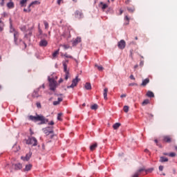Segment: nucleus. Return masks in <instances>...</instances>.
<instances>
[{
	"mask_svg": "<svg viewBox=\"0 0 177 177\" xmlns=\"http://www.w3.org/2000/svg\"><path fill=\"white\" fill-rule=\"evenodd\" d=\"M19 32H15L14 33V42L15 45H19V42H21V39H19Z\"/></svg>",
	"mask_w": 177,
	"mask_h": 177,
	"instance_id": "obj_5",
	"label": "nucleus"
},
{
	"mask_svg": "<svg viewBox=\"0 0 177 177\" xmlns=\"http://www.w3.org/2000/svg\"><path fill=\"white\" fill-rule=\"evenodd\" d=\"M44 133H45L46 135H49L50 133H53V130L49 131L48 129H46L44 130Z\"/></svg>",
	"mask_w": 177,
	"mask_h": 177,
	"instance_id": "obj_31",
	"label": "nucleus"
},
{
	"mask_svg": "<svg viewBox=\"0 0 177 177\" xmlns=\"http://www.w3.org/2000/svg\"><path fill=\"white\" fill-rule=\"evenodd\" d=\"M120 97L122 99V97H127V94H122L120 95Z\"/></svg>",
	"mask_w": 177,
	"mask_h": 177,
	"instance_id": "obj_50",
	"label": "nucleus"
},
{
	"mask_svg": "<svg viewBox=\"0 0 177 177\" xmlns=\"http://www.w3.org/2000/svg\"><path fill=\"white\" fill-rule=\"evenodd\" d=\"M123 110H124V113H128V111H129V106H124L123 108Z\"/></svg>",
	"mask_w": 177,
	"mask_h": 177,
	"instance_id": "obj_38",
	"label": "nucleus"
},
{
	"mask_svg": "<svg viewBox=\"0 0 177 177\" xmlns=\"http://www.w3.org/2000/svg\"><path fill=\"white\" fill-rule=\"evenodd\" d=\"M32 97H39V94L38 93V91H35L32 94Z\"/></svg>",
	"mask_w": 177,
	"mask_h": 177,
	"instance_id": "obj_28",
	"label": "nucleus"
},
{
	"mask_svg": "<svg viewBox=\"0 0 177 177\" xmlns=\"http://www.w3.org/2000/svg\"><path fill=\"white\" fill-rule=\"evenodd\" d=\"M164 170V166H162V165H160V166H159V171H163Z\"/></svg>",
	"mask_w": 177,
	"mask_h": 177,
	"instance_id": "obj_46",
	"label": "nucleus"
},
{
	"mask_svg": "<svg viewBox=\"0 0 177 177\" xmlns=\"http://www.w3.org/2000/svg\"><path fill=\"white\" fill-rule=\"evenodd\" d=\"M82 106H83V107H85L86 104H85V103H84V104H82Z\"/></svg>",
	"mask_w": 177,
	"mask_h": 177,
	"instance_id": "obj_64",
	"label": "nucleus"
},
{
	"mask_svg": "<svg viewBox=\"0 0 177 177\" xmlns=\"http://www.w3.org/2000/svg\"><path fill=\"white\" fill-rule=\"evenodd\" d=\"M80 42H81V37H77L76 39H75L73 41V46H77V45H78V44H80Z\"/></svg>",
	"mask_w": 177,
	"mask_h": 177,
	"instance_id": "obj_12",
	"label": "nucleus"
},
{
	"mask_svg": "<svg viewBox=\"0 0 177 177\" xmlns=\"http://www.w3.org/2000/svg\"><path fill=\"white\" fill-rule=\"evenodd\" d=\"M10 32H13V34H15V32H17V31L16 30V29H15V28H13L12 26V19H10Z\"/></svg>",
	"mask_w": 177,
	"mask_h": 177,
	"instance_id": "obj_17",
	"label": "nucleus"
},
{
	"mask_svg": "<svg viewBox=\"0 0 177 177\" xmlns=\"http://www.w3.org/2000/svg\"><path fill=\"white\" fill-rule=\"evenodd\" d=\"M44 24L45 26V29L48 30V28H49V24L48 23V21H44Z\"/></svg>",
	"mask_w": 177,
	"mask_h": 177,
	"instance_id": "obj_37",
	"label": "nucleus"
},
{
	"mask_svg": "<svg viewBox=\"0 0 177 177\" xmlns=\"http://www.w3.org/2000/svg\"><path fill=\"white\" fill-rule=\"evenodd\" d=\"M38 141L35 137H30L26 140V145H32V146H37Z\"/></svg>",
	"mask_w": 177,
	"mask_h": 177,
	"instance_id": "obj_2",
	"label": "nucleus"
},
{
	"mask_svg": "<svg viewBox=\"0 0 177 177\" xmlns=\"http://www.w3.org/2000/svg\"><path fill=\"white\" fill-rule=\"evenodd\" d=\"M61 2H62V0H58V1H57L58 5H60Z\"/></svg>",
	"mask_w": 177,
	"mask_h": 177,
	"instance_id": "obj_57",
	"label": "nucleus"
},
{
	"mask_svg": "<svg viewBox=\"0 0 177 177\" xmlns=\"http://www.w3.org/2000/svg\"><path fill=\"white\" fill-rule=\"evenodd\" d=\"M84 88L87 89V91H91V89H92V85H91V83L86 82L85 84Z\"/></svg>",
	"mask_w": 177,
	"mask_h": 177,
	"instance_id": "obj_22",
	"label": "nucleus"
},
{
	"mask_svg": "<svg viewBox=\"0 0 177 177\" xmlns=\"http://www.w3.org/2000/svg\"><path fill=\"white\" fill-rule=\"evenodd\" d=\"M7 7L8 9H13V8H15V3H13V1H10L7 3Z\"/></svg>",
	"mask_w": 177,
	"mask_h": 177,
	"instance_id": "obj_18",
	"label": "nucleus"
},
{
	"mask_svg": "<svg viewBox=\"0 0 177 177\" xmlns=\"http://www.w3.org/2000/svg\"><path fill=\"white\" fill-rule=\"evenodd\" d=\"M120 127H121L120 123H115L113 125V129H118L120 128Z\"/></svg>",
	"mask_w": 177,
	"mask_h": 177,
	"instance_id": "obj_30",
	"label": "nucleus"
},
{
	"mask_svg": "<svg viewBox=\"0 0 177 177\" xmlns=\"http://www.w3.org/2000/svg\"><path fill=\"white\" fill-rule=\"evenodd\" d=\"M63 66H64V71L65 73V80H66V81H67V80H68V78H70V77H71L70 72L67 69V64L64 62Z\"/></svg>",
	"mask_w": 177,
	"mask_h": 177,
	"instance_id": "obj_4",
	"label": "nucleus"
},
{
	"mask_svg": "<svg viewBox=\"0 0 177 177\" xmlns=\"http://www.w3.org/2000/svg\"><path fill=\"white\" fill-rule=\"evenodd\" d=\"M28 120H30V121H34V122L40 121V124H46V122H48V119H46L45 116L42 115H37L36 116L29 115Z\"/></svg>",
	"mask_w": 177,
	"mask_h": 177,
	"instance_id": "obj_1",
	"label": "nucleus"
},
{
	"mask_svg": "<svg viewBox=\"0 0 177 177\" xmlns=\"http://www.w3.org/2000/svg\"><path fill=\"white\" fill-rule=\"evenodd\" d=\"M40 3H41V2H39V1H32V2L29 5V8H30L31 6H34V5H39Z\"/></svg>",
	"mask_w": 177,
	"mask_h": 177,
	"instance_id": "obj_26",
	"label": "nucleus"
},
{
	"mask_svg": "<svg viewBox=\"0 0 177 177\" xmlns=\"http://www.w3.org/2000/svg\"><path fill=\"white\" fill-rule=\"evenodd\" d=\"M130 79L135 80V76H133V75H130Z\"/></svg>",
	"mask_w": 177,
	"mask_h": 177,
	"instance_id": "obj_49",
	"label": "nucleus"
},
{
	"mask_svg": "<svg viewBox=\"0 0 177 177\" xmlns=\"http://www.w3.org/2000/svg\"><path fill=\"white\" fill-rule=\"evenodd\" d=\"M95 67H97V70H99V71H102V70L104 69V68H103V66H99L97 64H95Z\"/></svg>",
	"mask_w": 177,
	"mask_h": 177,
	"instance_id": "obj_35",
	"label": "nucleus"
},
{
	"mask_svg": "<svg viewBox=\"0 0 177 177\" xmlns=\"http://www.w3.org/2000/svg\"><path fill=\"white\" fill-rule=\"evenodd\" d=\"M124 12V11L122 10H120V15H122V13Z\"/></svg>",
	"mask_w": 177,
	"mask_h": 177,
	"instance_id": "obj_56",
	"label": "nucleus"
},
{
	"mask_svg": "<svg viewBox=\"0 0 177 177\" xmlns=\"http://www.w3.org/2000/svg\"><path fill=\"white\" fill-rule=\"evenodd\" d=\"M48 46V41L45 39H42L39 42V46Z\"/></svg>",
	"mask_w": 177,
	"mask_h": 177,
	"instance_id": "obj_15",
	"label": "nucleus"
},
{
	"mask_svg": "<svg viewBox=\"0 0 177 177\" xmlns=\"http://www.w3.org/2000/svg\"><path fill=\"white\" fill-rule=\"evenodd\" d=\"M143 171H145V169H140L132 177H138L139 175H140V173L143 172Z\"/></svg>",
	"mask_w": 177,
	"mask_h": 177,
	"instance_id": "obj_16",
	"label": "nucleus"
},
{
	"mask_svg": "<svg viewBox=\"0 0 177 177\" xmlns=\"http://www.w3.org/2000/svg\"><path fill=\"white\" fill-rule=\"evenodd\" d=\"M99 6L102 9V10H104V9H107V8H109V6H107V4L104 3L102 1L100 3Z\"/></svg>",
	"mask_w": 177,
	"mask_h": 177,
	"instance_id": "obj_14",
	"label": "nucleus"
},
{
	"mask_svg": "<svg viewBox=\"0 0 177 177\" xmlns=\"http://www.w3.org/2000/svg\"><path fill=\"white\" fill-rule=\"evenodd\" d=\"M61 102H63V98L62 97H58V101H54L53 102V105L54 106H57V104H60Z\"/></svg>",
	"mask_w": 177,
	"mask_h": 177,
	"instance_id": "obj_20",
	"label": "nucleus"
},
{
	"mask_svg": "<svg viewBox=\"0 0 177 177\" xmlns=\"http://www.w3.org/2000/svg\"><path fill=\"white\" fill-rule=\"evenodd\" d=\"M135 85L137 86L138 84L136 83H131V84H129V86H133Z\"/></svg>",
	"mask_w": 177,
	"mask_h": 177,
	"instance_id": "obj_48",
	"label": "nucleus"
},
{
	"mask_svg": "<svg viewBox=\"0 0 177 177\" xmlns=\"http://www.w3.org/2000/svg\"><path fill=\"white\" fill-rule=\"evenodd\" d=\"M12 168L15 169V171H19L23 168V165L21 163H16V164H12Z\"/></svg>",
	"mask_w": 177,
	"mask_h": 177,
	"instance_id": "obj_10",
	"label": "nucleus"
},
{
	"mask_svg": "<svg viewBox=\"0 0 177 177\" xmlns=\"http://www.w3.org/2000/svg\"><path fill=\"white\" fill-rule=\"evenodd\" d=\"M163 155L164 156H169V153H163Z\"/></svg>",
	"mask_w": 177,
	"mask_h": 177,
	"instance_id": "obj_58",
	"label": "nucleus"
},
{
	"mask_svg": "<svg viewBox=\"0 0 177 177\" xmlns=\"http://www.w3.org/2000/svg\"><path fill=\"white\" fill-rule=\"evenodd\" d=\"M149 103H150V100H145L142 103V106H146L147 104H149Z\"/></svg>",
	"mask_w": 177,
	"mask_h": 177,
	"instance_id": "obj_32",
	"label": "nucleus"
},
{
	"mask_svg": "<svg viewBox=\"0 0 177 177\" xmlns=\"http://www.w3.org/2000/svg\"><path fill=\"white\" fill-rule=\"evenodd\" d=\"M153 171H154L153 168H149L148 169H145L146 174H151V172H153Z\"/></svg>",
	"mask_w": 177,
	"mask_h": 177,
	"instance_id": "obj_34",
	"label": "nucleus"
},
{
	"mask_svg": "<svg viewBox=\"0 0 177 177\" xmlns=\"http://www.w3.org/2000/svg\"><path fill=\"white\" fill-rule=\"evenodd\" d=\"M154 142H155V143H156L157 146H158V141L157 140H155Z\"/></svg>",
	"mask_w": 177,
	"mask_h": 177,
	"instance_id": "obj_59",
	"label": "nucleus"
},
{
	"mask_svg": "<svg viewBox=\"0 0 177 177\" xmlns=\"http://www.w3.org/2000/svg\"><path fill=\"white\" fill-rule=\"evenodd\" d=\"M147 96L148 97H154V93H153V91H149L147 93Z\"/></svg>",
	"mask_w": 177,
	"mask_h": 177,
	"instance_id": "obj_23",
	"label": "nucleus"
},
{
	"mask_svg": "<svg viewBox=\"0 0 177 177\" xmlns=\"http://www.w3.org/2000/svg\"><path fill=\"white\" fill-rule=\"evenodd\" d=\"M49 125H55V122L53 120L50 121Z\"/></svg>",
	"mask_w": 177,
	"mask_h": 177,
	"instance_id": "obj_52",
	"label": "nucleus"
},
{
	"mask_svg": "<svg viewBox=\"0 0 177 177\" xmlns=\"http://www.w3.org/2000/svg\"><path fill=\"white\" fill-rule=\"evenodd\" d=\"M62 115H63L62 113H58V115H57V120L59 121H62Z\"/></svg>",
	"mask_w": 177,
	"mask_h": 177,
	"instance_id": "obj_41",
	"label": "nucleus"
},
{
	"mask_svg": "<svg viewBox=\"0 0 177 177\" xmlns=\"http://www.w3.org/2000/svg\"><path fill=\"white\" fill-rule=\"evenodd\" d=\"M96 147H97V143H95V144L91 145V147H90V150H91V151H93V150H95V149H96Z\"/></svg>",
	"mask_w": 177,
	"mask_h": 177,
	"instance_id": "obj_29",
	"label": "nucleus"
},
{
	"mask_svg": "<svg viewBox=\"0 0 177 177\" xmlns=\"http://www.w3.org/2000/svg\"><path fill=\"white\" fill-rule=\"evenodd\" d=\"M3 30V28H2V27L0 26V31H2Z\"/></svg>",
	"mask_w": 177,
	"mask_h": 177,
	"instance_id": "obj_61",
	"label": "nucleus"
},
{
	"mask_svg": "<svg viewBox=\"0 0 177 177\" xmlns=\"http://www.w3.org/2000/svg\"><path fill=\"white\" fill-rule=\"evenodd\" d=\"M49 82L50 91H55V89H56V81L53 79H50Z\"/></svg>",
	"mask_w": 177,
	"mask_h": 177,
	"instance_id": "obj_6",
	"label": "nucleus"
},
{
	"mask_svg": "<svg viewBox=\"0 0 177 177\" xmlns=\"http://www.w3.org/2000/svg\"><path fill=\"white\" fill-rule=\"evenodd\" d=\"M131 2V0H127L126 1H125V3L127 4V5H128V3H129Z\"/></svg>",
	"mask_w": 177,
	"mask_h": 177,
	"instance_id": "obj_55",
	"label": "nucleus"
},
{
	"mask_svg": "<svg viewBox=\"0 0 177 177\" xmlns=\"http://www.w3.org/2000/svg\"><path fill=\"white\" fill-rule=\"evenodd\" d=\"M64 56L65 57H66L67 59H73V56H71V55H68V54H67V53H65V54L64 55Z\"/></svg>",
	"mask_w": 177,
	"mask_h": 177,
	"instance_id": "obj_40",
	"label": "nucleus"
},
{
	"mask_svg": "<svg viewBox=\"0 0 177 177\" xmlns=\"http://www.w3.org/2000/svg\"><path fill=\"white\" fill-rule=\"evenodd\" d=\"M127 10L130 12V13H133L135 12V7L133 8H127Z\"/></svg>",
	"mask_w": 177,
	"mask_h": 177,
	"instance_id": "obj_36",
	"label": "nucleus"
},
{
	"mask_svg": "<svg viewBox=\"0 0 177 177\" xmlns=\"http://www.w3.org/2000/svg\"><path fill=\"white\" fill-rule=\"evenodd\" d=\"M162 140L166 143H171V142H172V137H171V136H164L162 137Z\"/></svg>",
	"mask_w": 177,
	"mask_h": 177,
	"instance_id": "obj_8",
	"label": "nucleus"
},
{
	"mask_svg": "<svg viewBox=\"0 0 177 177\" xmlns=\"http://www.w3.org/2000/svg\"><path fill=\"white\" fill-rule=\"evenodd\" d=\"M160 175H163V176H165V173H162V174Z\"/></svg>",
	"mask_w": 177,
	"mask_h": 177,
	"instance_id": "obj_63",
	"label": "nucleus"
},
{
	"mask_svg": "<svg viewBox=\"0 0 177 177\" xmlns=\"http://www.w3.org/2000/svg\"><path fill=\"white\" fill-rule=\"evenodd\" d=\"M127 45V43H125V40H120L118 43V48H119V49H125V46Z\"/></svg>",
	"mask_w": 177,
	"mask_h": 177,
	"instance_id": "obj_7",
	"label": "nucleus"
},
{
	"mask_svg": "<svg viewBox=\"0 0 177 177\" xmlns=\"http://www.w3.org/2000/svg\"><path fill=\"white\" fill-rule=\"evenodd\" d=\"M145 151L147 153L149 151V149H145Z\"/></svg>",
	"mask_w": 177,
	"mask_h": 177,
	"instance_id": "obj_62",
	"label": "nucleus"
},
{
	"mask_svg": "<svg viewBox=\"0 0 177 177\" xmlns=\"http://www.w3.org/2000/svg\"><path fill=\"white\" fill-rule=\"evenodd\" d=\"M24 12H27L28 13H30L31 12V9L28 7V10L24 8Z\"/></svg>",
	"mask_w": 177,
	"mask_h": 177,
	"instance_id": "obj_45",
	"label": "nucleus"
},
{
	"mask_svg": "<svg viewBox=\"0 0 177 177\" xmlns=\"http://www.w3.org/2000/svg\"><path fill=\"white\" fill-rule=\"evenodd\" d=\"M23 44L24 45L25 48H27V44H26L24 42H23Z\"/></svg>",
	"mask_w": 177,
	"mask_h": 177,
	"instance_id": "obj_60",
	"label": "nucleus"
},
{
	"mask_svg": "<svg viewBox=\"0 0 177 177\" xmlns=\"http://www.w3.org/2000/svg\"><path fill=\"white\" fill-rule=\"evenodd\" d=\"M39 35H42V30H41V28H39Z\"/></svg>",
	"mask_w": 177,
	"mask_h": 177,
	"instance_id": "obj_51",
	"label": "nucleus"
},
{
	"mask_svg": "<svg viewBox=\"0 0 177 177\" xmlns=\"http://www.w3.org/2000/svg\"><path fill=\"white\" fill-rule=\"evenodd\" d=\"M160 162H168V158L165 156H161L160 158Z\"/></svg>",
	"mask_w": 177,
	"mask_h": 177,
	"instance_id": "obj_21",
	"label": "nucleus"
},
{
	"mask_svg": "<svg viewBox=\"0 0 177 177\" xmlns=\"http://www.w3.org/2000/svg\"><path fill=\"white\" fill-rule=\"evenodd\" d=\"M31 168H32V165H31V164L26 165L24 171H30Z\"/></svg>",
	"mask_w": 177,
	"mask_h": 177,
	"instance_id": "obj_24",
	"label": "nucleus"
},
{
	"mask_svg": "<svg viewBox=\"0 0 177 177\" xmlns=\"http://www.w3.org/2000/svg\"><path fill=\"white\" fill-rule=\"evenodd\" d=\"M31 156H32V153L29 152L28 153H27L26 155V156H22L21 157V160H23V161H28L30 160V158H31Z\"/></svg>",
	"mask_w": 177,
	"mask_h": 177,
	"instance_id": "obj_11",
	"label": "nucleus"
},
{
	"mask_svg": "<svg viewBox=\"0 0 177 177\" xmlns=\"http://www.w3.org/2000/svg\"><path fill=\"white\" fill-rule=\"evenodd\" d=\"M36 105H37V107H38V109H41V103L37 102Z\"/></svg>",
	"mask_w": 177,
	"mask_h": 177,
	"instance_id": "obj_47",
	"label": "nucleus"
},
{
	"mask_svg": "<svg viewBox=\"0 0 177 177\" xmlns=\"http://www.w3.org/2000/svg\"><path fill=\"white\" fill-rule=\"evenodd\" d=\"M108 92H109V88H105L104 89V93H103L104 100H107V93H108Z\"/></svg>",
	"mask_w": 177,
	"mask_h": 177,
	"instance_id": "obj_19",
	"label": "nucleus"
},
{
	"mask_svg": "<svg viewBox=\"0 0 177 177\" xmlns=\"http://www.w3.org/2000/svg\"><path fill=\"white\" fill-rule=\"evenodd\" d=\"M175 156H176V153L174 152H171L170 153H169V157H175Z\"/></svg>",
	"mask_w": 177,
	"mask_h": 177,
	"instance_id": "obj_43",
	"label": "nucleus"
},
{
	"mask_svg": "<svg viewBox=\"0 0 177 177\" xmlns=\"http://www.w3.org/2000/svg\"><path fill=\"white\" fill-rule=\"evenodd\" d=\"M12 150H13V151L17 153V151H19V150H20V146H19V145H14L13 147H12Z\"/></svg>",
	"mask_w": 177,
	"mask_h": 177,
	"instance_id": "obj_25",
	"label": "nucleus"
},
{
	"mask_svg": "<svg viewBox=\"0 0 177 177\" xmlns=\"http://www.w3.org/2000/svg\"><path fill=\"white\" fill-rule=\"evenodd\" d=\"M149 82H150V79L146 78L145 80H143L141 84V86H146Z\"/></svg>",
	"mask_w": 177,
	"mask_h": 177,
	"instance_id": "obj_13",
	"label": "nucleus"
},
{
	"mask_svg": "<svg viewBox=\"0 0 177 177\" xmlns=\"http://www.w3.org/2000/svg\"><path fill=\"white\" fill-rule=\"evenodd\" d=\"M62 46L64 47V49H69L70 48V46L67 45V44H64V45H62Z\"/></svg>",
	"mask_w": 177,
	"mask_h": 177,
	"instance_id": "obj_44",
	"label": "nucleus"
},
{
	"mask_svg": "<svg viewBox=\"0 0 177 177\" xmlns=\"http://www.w3.org/2000/svg\"><path fill=\"white\" fill-rule=\"evenodd\" d=\"M124 20H126L127 22L126 23V24H129V17H128V15H126L124 17Z\"/></svg>",
	"mask_w": 177,
	"mask_h": 177,
	"instance_id": "obj_42",
	"label": "nucleus"
},
{
	"mask_svg": "<svg viewBox=\"0 0 177 177\" xmlns=\"http://www.w3.org/2000/svg\"><path fill=\"white\" fill-rule=\"evenodd\" d=\"M3 5H5V0H2L1 3V6H3Z\"/></svg>",
	"mask_w": 177,
	"mask_h": 177,
	"instance_id": "obj_53",
	"label": "nucleus"
},
{
	"mask_svg": "<svg viewBox=\"0 0 177 177\" xmlns=\"http://www.w3.org/2000/svg\"><path fill=\"white\" fill-rule=\"evenodd\" d=\"M98 107L99 106H97V104H94L93 105H92L91 106V110H97Z\"/></svg>",
	"mask_w": 177,
	"mask_h": 177,
	"instance_id": "obj_33",
	"label": "nucleus"
},
{
	"mask_svg": "<svg viewBox=\"0 0 177 177\" xmlns=\"http://www.w3.org/2000/svg\"><path fill=\"white\" fill-rule=\"evenodd\" d=\"M27 1H28V0H21V1H20V5H21V7L26 6V5H27Z\"/></svg>",
	"mask_w": 177,
	"mask_h": 177,
	"instance_id": "obj_27",
	"label": "nucleus"
},
{
	"mask_svg": "<svg viewBox=\"0 0 177 177\" xmlns=\"http://www.w3.org/2000/svg\"><path fill=\"white\" fill-rule=\"evenodd\" d=\"M80 81H81V79L78 78V76H76V77L73 80L71 85L68 86L67 88L70 89V88H75Z\"/></svg>",
	"mask_w": 177,
	"mask_h": 177,
	"instance_id": "obj_3",
	"label": "nucleus"
},
{
	"mask_svg": "<svg viewBox=\"0 0 177 177\" xmlns=\"http://www.w3.org/2000/svg\"><path fill=\"white\" fill-rule=\"evenodd\" d=\"M59 84H62V82H63V79H59L58 81Z\"/></svg>",
	"mask_w": 177,
	"mask_h": 177,
	"instance_id": "obj_54",
	"label": "nucleus"
},
{
	"mask_svg": "<svg viewBox=\"0 0 177 177\" xmlns=\"http://www.w3.org/2000/svg\"><path fill=\"white\" fill-rule=\"evenodd\" d=\"M75 17L76 19H82L84 17V14H82V11L76 10L75 12Z\"/></svg>",
	"mask_w": 177,
	"mask_h": 177,
	"instance_id": "obj_9",
	"label": "nucleus"
},
{
	"mask_svg": "<svg viewBox=\"0 0 177 177\" xmlns=\"http://www.w3.org/2000/svg\"><path fill=\"white\" fill-rule=\"evenodd\" d=\"M59 55V49L53 53V57H56Z\"/></svg>",
	"mask_w": 177,
	"mask_h": 177,
	"instance_id": "obj_39",
	"label": "nucleus"
}]
</instances>
